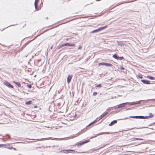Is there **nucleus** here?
Here are the masks:
<instances>
[{"instance_id":"nucleus-15","label":"nucleus","mask_w":155,"mask_h":155,"mask_svg":"<svg viewBox=\"0 0 155 155\" xmlns=\"http://www.w3.org/2000/svg\"><path fill=\"white\" fill-rule=\"evenodd\" d=\"M32 103H33V102L32 101H28L26 102L25 103V104L26 105H29V104H32Z\"/></svg>"},{"instance_id":"nucleus-11","label":"nucleus","mask_w":155,"mask_h":155,"mask_svg":"<svg viewBox=\"0 0 155 155\" xmlns=\"http://www.w3.org/2000/svg\"><path fill=\"white\" fill-rule=\"evenodd\" d=\"M117 123V121L116 120H114L112 121L109 124V126H112L114 125V124H116Z\"/></svg>"},{"instance_id":"nucleus-19","label":"nucleus","mask_w":155,"mask_h":155,"mask_svg":"<svg viewBox=\"0 0 155 155\" xmlns=\"http://www.w3.org/2000/svg\"><path fill=\"white\" fill-rule=\"evenodd\" d=\"M133 140H143V139L141 138H133Z\"/></svg>"},{"instance_id":"nucleus-37","label":"nucleus","mask_w":155,"mask_h":155,"mask_svg":"<svg viewBox=\"0 0 155 155\" xmlns=\"http://www.w3.org/2000/svg\"><path fill=\"white\" fill-rule=\"evenodd\" d=\"M68 40V39H67V40Z\"/></svg>"},{"instance_id":"nucleus-27","label":"nucleus","mask_w":155,"mask_h":155,"mask_svg":"<svg viewBox=\"0 0 155 155\" xmlns=\"http://www.w3.org/2000/svg\"><path fill=\"white\" fill-rule=\"evenodd\" d=\"M95 123V121H93V122H92L91 123V124H90L88 126H90L91 125V124H94Z\"/></svg>"},{"instance_id":"nucleus-9","label":"nucleus","mask_w":155,"mask_h":155,"mask_svg":"<svg viewBox=\"0 0 155 155\" xmlns=\"http://www.w3.org/2000/svg\"><path fill=\"white\" fill-rule=\"evenodd\" d=\"M64 46H75V44H70V43H64Z\"/></svg>"},{"instance_id":"nucleus-14","label":"nucleus","mask_w":155,"mask_h":155,"mask_svg":"<svg viewBox=\"0 0 155 155\" xmlns=\"http://www.w3.org/2000/svg\"><path fill=\"white\" fill-rule=\"evenodd\" d=\"M5 137L4 139H2V140L4 141H5V140H4L5 139L6 140H7L8 139H10V136L9 135H7L5 136Z\"/></svg>"},{"instance_id":"nucleus-2","label":"nucleus","mask_w":155,"mask_h":155,"mask_svg":"<svg viewBox=\"0 0 155 155\" xmlns=\"http://www.w3.org/2000/svg\"><path fill=\"white\" fill-rule=\"evenodd\" d=\"M39 0H35V9L38 11L40 10L41 8L43 6V2H41L40 5L38 6L37 5L38 3Z\"/></svg>"},{"instance_id":"nucleus-17","label":"nucleus","mask_w":155,"mask_h":155,"mask_svg":"<svg viewBox=\"0 0 155 155\" xmlns=\"http://www.w3.org/2000/svg\"><path fill=\"white\" fill-rule=\"evenodd\" d=\"M105 66H107L108 67H111L113 66V65L110 63H105Z\"/></svg>"},{"instance_id":"nucleus-7","label":"nucleus","mask_w":155,"mask_h":155,"mask_svg":"<svg viewBox=\"0 0 155 155\" xmlns=\"http://www.w3.org/2000/svg\"><path fill=\"white\" fill-rule=\"evenodd\" d=\"M141 81L143 84H150V81H149L142 80H141Z\"/></svg>"},{"instance_id":"nucleus-23","label":"nucleus","mask_w":155,"mask_h":155,"mask_svg":"<svg viewBox=\"0 0 155 155\" xmlns=\"http://www.w3.org/2000/svg\"><path fill=\"white\" fill-rule=\"evenodd\" d=\"M113 57L114 58L117 59L118 57L117 56V55L116 54H114L113 55Z\"/></svg>"},{"instance_id":"nucleus-10","label":"nucleus","mask_w":155,"mask_h":155,"mask_svg":"<svg viewBox=\"0 0 155 155\" xmlns=\"http://www.w3.org/2000/svg\"><path fill=\"white\" fill-rule=\"evenodd\" d=\"M108 114V112H104L100 116V119H102Z\"/></svg>"},{"instance_id":"nucleus-4","label":"nucleus","mask_w":155,"mask_h":155,"mask_svg":"<svg viewBox=\"0 0 155 155\" xmlns=\"http://www.w3.org/2000/svg\"><path fill=\"white\" fill-rule=\"evenodd\" d=\"M107 27V26H105L104 27H102L99 28H98L97 29L91 31V33H95V32H97L99 31H101V30H102L105 29V28H106Z\"/></svg>"},{"instance_id":"nucleus-30","label":"nucleus","mask_w":155,"mask_h":155,"mask_svg":"<svg viewBox=\"0 0 155 155\" xmlns=\"http://www.w3.org/2000/svg\"><path fill=\"white\" fill-rule=\"evenodd\" d=\"M133 1H128V2H123L121 3L120 4H123V3H129V2H132Z\"/></svg>"},{"instance_id":"nucleus-16","label":"nucleus","mask_w":155,"mask_h":155,"mask_svg":"<svg viewBox=\"0 0 155 155\" xmlns=\"http://www.w3.org/2000/svg\"><path fill=\"white\" fill-rule=\"evenodd\" d=\"M147 77L150 79V80H154L155 79V78L154 77H152V76H147Z\"/></svg>"},{"instance_id":"nucleus-34","label":"nucleus","mask_w":155,"mask_h":155,"mask_svg":"<svg viewBox=\"0 0 155 155\" xmlns=\"http://www.w3.org/2000/svg\"><path fill=\"white\" fill-rule=\"evenodd\" d=\"M37 107H38L37 106H36H36H34V107L35 108H37Z\"/></svg>"},{"instance_id":"nucleus-3","label":"nucleus","mask_w":155,"mask_h":155,"mask_svg":"<svg viewBox=\"0 0 155 155\" xmlns=\"http://www.w3.org/2000/svg\"><path fill=\"white\" fill-rule=\"evenodd\" d=\"M60 152L65 153H74L75 151L73 150H62L60 151Z\"/></svg>"},{"instance_id":"nucleus-36","label":"nucleus","mask_w":155,"mask_h":155,"mask_svg":"<svg viewBox=\"0 0 155 155\" xmlns=\"http://www.w3.org/2000/svg\"><path fill=\"white\" fill-rule=\"evenodd\" d=\"M93 138V137H91V138Z\"/></svg>"},{"instance_id":"nucleus-18","label":"nucleus","mask_w":155,"mask_h":155,"mask_svg":"<svg viewBox=\"0 0 155 155\" xmlns=\"http://www.w3.org/2000/svg\"><path fill=\"white\" fill-rule=\"evenodd\" d=\"M70 0H62L61 1V3L62 4L66 3L67 2H69Z\"/></svg>"},{"instance_id":"nucleus-25","label":"nucleus","mask_w":155,"mask_h":155,"mask_svg":"<svg viewBox=\"0 0 155 155\" xmlns=\"http://www.w3.org/2000/svg\"><path fill=\"white\" fill-rule=\"evenodd\" d=\"M31 84H27V87L28 88H31Z\"/></svg>"},{"instance_id":"nucleus-32","label":"nucleus","mask_w":155,"mask_h":155,"mask_svg":"<svg viewBox=\"0 0 155 155\" xmlns=\"http://www.w3.org/2000/svg\"><path fill=\"white\" fill-rule=\"evenodd\" d=\"M120 70H124V68L122 67H121L120 68Z\"/></svg>"},{"instance_id":"nucleus-5","label":"nucleus","mask_w":155,"mask_h":155,"mask_svg":"<svg viewBox=\"0 0 155 155\" xmlns=\"http://www.w3.org/2000/svg\"><path fill=\"white\" fill-rule=\"evenodd\" d=\"M4 84L9 88H14L13 86L11 84L9 83L7 81H5L4 82Z\"/></svg>"},{"instance_id":"nucleus-29","label":"nucleus","mask_w":155,"mask_h":155,"mask_svg":"<svg viewBox=\"0 0 155 155\" xmlns=\"http://www.w3.org/2000/svg\"><path fill=\"white\" fill-rule=\"evenodd\" d=\"M97 94V93L96 92H94L93 93V95L94 96L96 95Z\"/></svg>"},{"instance_id":"nucleus-12","label":"nucleus","mask_w":155,"mask_h":155,"mask_svg":"<svg viewBox=\"0 0 155 155\" xmlns=\"http://www.w3.org/2000/svg\"><path fill=\"white\" fill-rule=\"evenodd\" d=\"M127 103H123L122 104H120L118 105V108L122 107L125 106V105L127 104Z\"/></svg>"},{"instance_id":"nucleus-21","label":"nucleus","mask_w":155,"mask_h":155,"mask_svg":"<svg viewBox=\"0 0 155 155\" xmlns=\"http://www.w3.org/2000/svg\"><path fill=\"white\" fill-rule=\"evenodd\" d=\"M110 134V133H109V132H103V133H100L98 135H101V134Z\"/></svg>"},{"instance_id":"nucleus-8","label":"nucleus","mask_w":155,"mask_h":155,"mask_svg":"<svg viewBox=\"0 0 155 155\" xmlns=\"http://www.w3.org/2000/svg\"><path fill=\"white\" fill-rule=\"evenodd\" d=\"M72 78V75H69L67 78V82L68 84H69L70 82L71 81Z\"/></svg>"},{"instance_id":"nucleus-20","label":"nucleus","mask_w":155,"mask_h":155,"mask_svg":"<svg viewBox=\"0 0 155 155\" xmlns=\"http://www.w3.org/2000/svg\"><path fill=\"white\" fill-rule=\"evenodd\" d=\"M98 64L99 66H101V65H105V63H104V62L99 63Z\"/></svg>"},{"instance_id":"nucleus-13","label":"nucleus","mask_w":155,"mask_h":155,"mask_svg":"<svg viewBox=\"0 0 155 155\" xmlns=\"http://www.w3.org/2000/svg\"><path fill=\"white\" fill-rule=\"evenodd\" d=\"M12 82L15 84L16 85H17L18 87H20L21 86V84L18 82H15V81H13Z\"/></svg>"},{"instance_id":"nucleus-28","label":"nucleus","mask_w":155,"mask_h":155,"mask_svg":"<svg viewBox=\"0 0 155 155\" xmlns=\"http://www.w3.org/2000/svg\"><path fill=\"white\" fill-rule=\"evenodd\" d=\"M6 145L5 144H0V147H2L4 146H5Z\"/></svg>"},{"instance_id":"nucleus-1","label":"nucleus","mask_w":155,"mask_h":155,"mask_svg":"<svg viewBox=\"0 0 155 155\" xmlns=\"http://www.w3.org/2000/svg\"><path fill=\"white\" fill-rule=\"evenodd\" d=\"M153 117V115L152 113H150L149 114V115L145 117L143 116H134L130 117H131L135 118H140V119H149Z\"/></svg>"},{"instance_id":"nucleus-35","label":"nucleus","mask_w":155,"mask_h":155,"mask_svg":"<svg viewBox=\"0 0 155 155\" xmlns=\"http://www.w3.org/2000/svg\"><path fill=\"white\" fill-rule=\"evenodd\" d=\"M46 18L47 19H48V18H47V17H46Z\"/></svg>"},{"instance_id":"nucleus-22","label":"nucleus","mask_w":155,"mask_h":155,"mask_svg":"<svg viewBox=\"0 0 155 155\" xmlns=\"http://www.w3.org/2000/svg\"><path fill=\"white\" fill-rule=\"evenodd\" d=\"M124 57H118L117 60H122L124 59Z\"/></svg>"},{"instance_id":"nucleus-33","label":"nucleus","mask_w":155,"mask_h":155,"mask_svg":"<svg viewBox=\"0 0 155 155\" xmlns=\"http://www.w3.org/2000/svg\"><path fill=\"white\" fill-rule=\"evenodd\" d=\"M82 48L81 46H79L78 48V49H81V48Z\"/></svg>"},{"instance_id":"nucleus-31","label":"nucleus","mask_w":155,"mask_h":155,"mask_svg":"<svg viewBox=\"0 0 155 155\" xmlns=\"http://www.w3.org/2000/svg\"><path fill=\"white\" fill-rule=\"evenodd\" d=\"M64 46V44H62L60 47V48H61L63 46Z\"/></svg>"},{"instance_id":"nucleus-26","label":"nucleus","mask_w":155,"mask_h":155,"mask_svg":"<svg viewBox=\"0 0 155 155\" xmlns=\"http://www.w3.org/2000/svg\"><path fill=\"white\" fill-rule=\"evenodd\" d=\"M101 87V84H99L96 86V87Z\"/></svg>"},{"instance_id":"nucleus-6","label":"nucleus","mask_w":155,"mask_h":155,"mask_svg":"<svg viewBox=\"0 0 155 155\" xmlns=\"http://www.w3.org/2000/svg\"><path fill=\"white\" fill-rule=\"evenodd\" d=\"M90 141L89 140H87L78 143L77 144V145L78 146H81L83 144H84L85 143H87L90 142Z\"/></svg>"},{"instance_id":"nucleus-24","label":"nucleus","mask_w":155,"mask_h":155,"mask_svg":"<svg viewBox=\"0 0 155 155\" xmlns=\"http://www.w3.org/2000/svg\"><path fill=\"white\" fill-rule=\"evenodd\" d=\"M137 77H138V78L140 79H142L143 78L142 75L141 74H138L137 75Z\"/></svg>"}]
</instances>
